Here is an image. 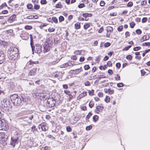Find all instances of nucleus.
Segmentation results:
<instances>
[{"label":"nucleus","instance_id":"nucleus-1","mask_svg":"<svg viewBox=\"0 0 150 150\" xmlns=\"http://www.w3.org/2000/svg\"><path fill=\"white\" fill-rule=\"evenodd\" d=\"M18 50L17 47H12L8 51V58L12 60H15L18 57Z\"/></svg>","mask_w":150,"mask_h":150},{"label":"nucleus","instance_id":"nucleus-2","mask_svg":"<svg viewBox=\"0 0 150 150\" xmlns=\"http://www.w3.org/2000/svg\"><path fill=\"white\" fill-rule=\"evenodd\" d=\"M52 42L50 38H48L45 41L44 45V52H47L50 51L51 46V43Z\"/></svg>","mask_w":150,"mask_h":150},{"label":"nucleus","instance_id":"nucleus-3","mask_svg":"<svg viewBox=\"0 0 150 150\" xmlns=\"http://www.w3.org/2000/svg\"><path fill=\"white\" fill-rule=\"evenodd\" d=\"M8 128V123L5 120H0V130L6 131Z\"/></svg>","mask_w":150,"mask_h":150},{"label":"nucleus","instance_id":"nucleus-4","mask_svg":"<svg viewBox=\"0 0 150 150\" xmlns=\"http://www.w3.org/2000/svg\"><path fill=\"white\" fill-rule=\"evenodd\" d=\"M56 101L55 100L52 98H49L47 101V103L48 106L50 107H53L55 105Z\"/></svg>","mask_w":150,"mask_h":150},{"label":"nucleus","instance_id":"nucleus-5","mask_svg":"<svg viewBox=\"0 0 150 150\" xmlns=\"http://www.w3.org/2000/svg\"><path fill=\"white\" fill-rule=\"evenodd\" d=\"M38 127L40 129L41 128L42 130L45 131L47 130L48 129V127L47 124L45 122L41 123L39 125Z\"/></svg>","mask_w":150,"mask_h":150},{"label":"nucleus","instance_id":"nucleus-6","mask_svg":"<svg viewBox=\"0 0 150 150\" xmlns=\"http://www.w3.org/2000/svg\"><path fill=\"white\" fill-rule=\"evenodd\" d=\"M106 30L107 31L106 37L107 38H109L111 33L113 31V28L110 26H108L106 27Z\"/></svg>","mask_w":150,"mask_h":150},{"label":"nucleus","instance_id":"nucleus-7","mask_svg":"<svg viewBox=\"0 0 150 150\" xmlns=\"http://www.w3.org/2000/svg\"><path fill=\"white\" fill-rule=\"evenodd\" d=\"M64 92L65 94L67 95V97H68V101H70L74 98V96L71 95V93L69 91L64 90Z\"/></svg>","mask_w":150,"mask_h":150},{"label":"nucleus","instance_id":"nucleus-8","mask_svg":"<svg viewBox=\"0 0 150 150\" xmlns=\"http://www.w3.org/2000/svg\"><path fill=\"white\" fill-rule=\"evenodd\" d=\"M37 71V68L33 67L30 69L28 73V76H31L34 75L36 73Z\"/></svg>","mask_w":150,"mask_h":150},{"label":"nucleus","instance_id":"nucleus-9","mask_svg":"<svg viewBox=\"0 0 150 150\" xmlns=\"http://www.w3.org/2000/svg\"><path fill=\"white\" fill-rule=\"evenodd\" d=\"M21 36L23 39L27 40L29 38V34L27 32L23 31Z\"/></svg>","mask_w":150,"mask_h":150},{"label":"nucleus","instance_id":"nucleus-10","mask_svg":"<svg viewBox=\"0 0 150 150\" xmlns=\"http://www.w3.org/2000/svg\"><path fill=\"white\" fill-rule=\"evenodd\" d=\"M82 16L84 18H85V21H87L89 20L88 18L92 17V14L91 13H82Z\"/></svg>","mask_w":150,"mask_h":150},{"label":"nucleus","instance_id":"nucleus-11","mask_svg":"<svg viewBox=\"0 0 150 150\" xmlns=\"http://www.w3.org/2000/svg\"><path fill=\"white\" fill-rule=\"evenodd\" d=\"M103 109V106L98 105L96 106L95 112L96 113L99 114L100 112H102Z\"/></svg>","mask_w":150,"mask_h":150},{"label":"nucleus","instance_id":"nucleus-12","mask_svg":"<svg viewBox=\"0 0 150 150\" xmlns=\"http://www.w3.org/2000/svg\"><path fill=\"white\" fill-rule=\"evenodd\" d=\"M5 59V55L3 51H0V64L2 63Z\"/></svg>","mask_w":150,"mask_h":150},{"label":"nucleus","instance_id":"nucleus-13","mask_svg":"<svg viewBox=\"0 0 150 150\" xmlns=\"http://www.w3.org/2000/svg\"><path fill=\"white\" fill-rule=\"evenodd\" d=\"M104 92L109 95H112L114 93V90L110 88H105L104 89Z\"/></svg>","mask_w":150,"mask_h":150},{"label":"nucleus","instance_id":"nucleus-14","mask_svg":"<svg viewBox=\"0 0 150 150\" xmlns=\"http://www.w3.org/2000/svg\"><path fill=\"white\" fill-rule=\"evenodd\" d=\"M18 139V137H11V144L13 147L15 146V144L17 142Z\"/></svg>","mask_w":150,"mask_h":150},{"label":"nucleus","instance_id":"nucleus-15","mask_svg":"<svg viewBox=\"0 0 150 150\" xmlns=\"http://www.w3.org/2000/svg\"><path fill=\"white\" fill-rule=\"evenodd\" d=\"M21 103V100L18 96L15 101H14L13 103L15 105L19 106Z\"/></svg>","mask_w":150,"mask_h":150},{"label":"nucleus","instance_id":"nucleus-16","mask_svg":"<svg viewBox=\"0 0 150 150\" xmlns=\"http://www.w3.org/2000/svg\"><path fill=\"white\" fill-rule=\"evenodd\" d=\"M42 47L40 45H36L35 48V52L37 53L40 54L41 52Z\"/></svg>","mask_w":150,"mask_h":150},{"label":"nucleus","instance_id":"nucleus-17","mask_svg":"<svg viewBox=\"0 0 150 150\" xmlns=\"http://www.w3.org/2000/svg\"><path fill=\"white\" fill-rule=\"evenodd\" d=\"M92 23L90 22H86L84 23L83 25V28L85 30H86L92 25Z\"/></svg>","mask_w":150,"mask_h":150},{"label":"nucleus","instance_id":"nucleus-18","mask_svg":"<svg viewBox=\"0 0 150 150\" xmlns=\"http://www.w3.org/2000/svg\"><path fill=\"white\" fill-rule=\"evenodd\" d=\"M18 96L17 95L14 94L11 95L10 96V98L11 101L13 103L14 101L16 100V99L18 97Z\"/></svg>","mask_w":150,"mask_h":150},{"label":"nucleus","instance_id":"nucleus-19","mask_svg":"<svg viewBox=\"0 0 150 150\" xmlns=\"http://www.w3.org/2000/svg\"><path fill=\"white\" fill-rule=\"evenodd\" d=\"M73 71V72L74 74H78L80 73V72H82L83 71V69L81 67H80L79 68H78L76 69L71 70Z\"/></svg>","mask_w":150,"mask_h":150},{"label":"nucleus","instance_id":"nucleus-20","mask_svg":"<svg viewBox=\"0 0 150 150\" xmlns=\"http://www.w3.org/2000/svg\"><path fill=\"white\" fill-rule=\"evenodd\" d=\"M16 16L15 14H13L8 19V21L10 23H11L15 20Z\"/></svg>","mask_w":150,"mask_h":150},{"label":"nucleus","instance_id":"nucleus-21","mask_svg":"<svg viewBox=\"0 0 150 150\" xmlns=\"http://www.w3.org/2000/svg\"><path fill=\"white\" fill-rule=\"evenodd\" d=\"M149 35H144L141 38L140 40L141 42H143L145 41L149 40Z\"/></svg>","mask_w":150,"mask_h":150},{"label":"nucleus","instance_id":"nucleus-22","mask_svg":"<svg viewBox=\"0 0 150 150\" xmlns=\"http://www.w3.org/2000/svg\"><path fill=\"white\" fill-rule=\"evenodd\" d=\"M39 17L37 15H29L26 17L28 19H38Z\"/></svg>","mask_w":150,"mask_h":150},{"label":"nucleus","instance_id":"nucleus-23","mask_svg":"<svg viewBox=\"0 0 150 150\" xmlns=\"http://www.w3.org/2000/svg\"><path fill=\"white\" fill-rule=\"evenodd\" d=\"M6 134L4 132H0V141L3 140L6 137Z\"/></svg>","mask_w":150,"mask_h":150},{"label":"nucleus","instance_id":"nucleus-24","mask_svg":"<svg viewBox=\"0 0 150 150\" xmlns=\"http://www.w3.org/2000/svg\"><path fill=\"white\" fill-rule=\"evenodd\" d=\"M74 28L76 29H79L81 28V23L79 22H76L74 24Z\"/></svg>","mask_w":150,"mask_h":150},{"label":"nucleus","instance_id":"nucleus-25","mask_svg":"<svg viewBox=\"0 0 150 150\" xmlns=\"http://www.w3.org/2000/svg\"><path fill=\"white\" fill-rule=\"evenodd\" d=\"M93 121L95 122H97L99 119V117L97 115H94L93 117Z\"/></svg>","mask_w":150,"mask_h":150},{"label":"nucleus","instance_id":"nucleus-26","mask_svg":"<svg viewBox=\"0 0 150 150\" xmlns=\"http://www.w3.org/2000/svg\"><path fill=\"white\" fill-rule=\"evenodd\" d=\"M63 7V6L61 2H59L56 4L55 6V7L56 8H61Z\"/></svg>","mask_w":150,"mask_h":150},{"label":"nucleus","instance_id":"nucleus-27","mask_svg":"<svg viewBox=\"0 0 150 150\" xmlns=\"http://www.w3.org/2000/svg\"><path fill=\"white\" fill-rule=\"evenodd\" d=\"M92 115V113L91 112H89L88 113V114L87 115V116L86 117V120L88 121H89V119Z\"/></svg>","mask_w":150,"mask_h":150},{"label":"nucleus","instance_id":"nucleus-28","mask_svg":"<svg viewBox=\"0 0 150 150\" xmlns=\"http://www.w3.org/2000/svg\"><path fill=\"white\" fill-rule=\"evenodd\" d=\"M110 96H106L104 99V100L106 103H108L110 102Z\"/></svg>","mask_w":150,"mask_h":150},{"label":"nucleus","instance_id":"nucleus-29","mask_svg":"<svg viewBox=\"0 0 150 150\" xmlns=\"http://www.w3.org/2000/svg\"><path fill=\"white\" fill-rule=\"evenodd\" d=\"M29 62V65H33V64H38L39 63V62L38 61H33L32 60H30Z\"/></svg>","mask_w":150,"mask_h":150},{"label":"nucleus","instance_id":"nucleus-30","mask_svg":"<svg viewBox=\"0 0 150 150\" xmlns=\"http://www.w3.org/2000/svg\"><path fill=\"white\" fill-rule=\"evenodd\" d=\"M31 131L33 133L37 132V129L36 128V126L35 125H33L32 127L31 128Z\"/></svg>","mask_w":150,"mask_h":150},{"label":"nucleus","instance_id":"nucleus-31","mask_svg":"<svg viewBox=\"0 0 150 150\" xmlns=\"http://www.w3.org/2000/svg\"><path fill=\"white\" fill-rule=\"evenodd\" d=\"M94 105V103L92 100H91L89 104V106L91 108H93Z\"/></svg>","mask_w":150,"mask_h":150},{"label":"nucleus","instance_id":"nucleus-32","mask_svg":"<svg viewBox=\"0 0 150 150\" xmlns=\"http://www.w3.org/2000/svg\"><path fill=\"white\" fill-rule=\"evenodd\" d=\"M81 50H76L74 52V53L76 55H81Z\"/></svg>","mask_w":150,"mask_h":150},{"label":"nucleus","instance_id":"nucleus-33","mask_svg":"<svg viewBox=\"0 0 150 150\" xmlns=\"http://www.w3.org/2000/svg\"><path fill=\"white\" fill-rule=\"evenodd\" d=\"M135 25V23L133 21L129 23L130 27L131 28H133Z\"/></svg>","mask_w":150,"mask_h":150},{"label":"nucleus","instance_id":"nucleus-34","mask_svg":"<svg viewBox=\"0 0 150 150\" xmlns=\"http://www.w3.org/2000/svg\"><path fill=\"white\" fill-rule=\"evenodd\" d=\"M123 29V25H121L119 26L117 28V30L119 32H120L122 31Z\"/></svg>","mask_w":150,"mask_h":150},{"label":"nucleus","instance_id":"nucleus-35","mask_svg":"<svg viewBox=\"0 0 150 150\" xmlns=\"http://www.w3.org/2000/svg\"><path fill=\"white\" fill-rule=\"evenodd\" d=\"M132 46V45H129L128 46L122 49V51H127L129 50V48H130Z\"/></svg>","mask_w":150,"mask_h":150},{"label":"nucleus","instance_id":"nucleus-36","mask_svg":"<svg viewBox=\"0 0 150 150\" xmlns=\"http://www.w3.org/2000/svg\"><path fill=\"white\" fill-rule=\"evenodd\" d=\"M5 7H8L6 3H3L0 6V10L3 8Z\"/></svg>","mask_w":150,"mask_h":150},{"label":"nucleus","instance_id":"nucleus-37","mask_svg":"<svg viewBox=\"0 0 150 150\" xmlns=\"http://www.w3.org/2000/svg\"><path fill=\"white\" fill-rule=\"evenodd\" d=\"M80 96L83 98L86 96L87 95V92L86 91H83L80 94Z\"/></svg>","mask_w":150,"mask_h":150},{"label":"nucleus","instance_id":"nucleus-38","mask_svg":"<svg viewBox=\"0 0 150 150\" xmlns=\"http://www.w3.org/2000/svg\"><path fill=\"white\" fill-rule=\"evenodd\" d=\"M24 28L26 30H30L32 29L33 27L31 25H26L25 26Z\"/></svg>","mask_w":150,"mask_h":150},{"label":"nucleus","instance_id":"nucleus-39","mask_svg":"<svg viewBox=\"0 0 150 150\" xmlns=\"http://www.w3.org/2000/svg\"><path fill=\"white\" fill-rule=\"evenodd\" d=\"M94 90L93 89H92L91 90H88V93L89 95L91 96H93L94 94Z\"/></svg>","mask_w":150,"mask_h":150},{"label":"nucleus","instance_id":"nucleus-40","mask_svg":"<svg viewBox=\"0 0 150 150\" xmlns=\"http://www.w3.org/2000/svg\"><path fill=\"white\" fill-rule=\"evenodd\" d=\"M141 49V47L140 46L136 47L133 48V50L134 51H138L140 50Z\"/></svg>","mask_w":150,"mask_h":150},{"label":"nucleus","instance_id":"nucleus-41","mask_svg":"<svg viewBox=\"0 0 150 150\" xmlns=\"http://www.w3.org/2000/svg\"><path fill=\"white\" fill-rule=\"evenodd\" d=\"M133 4L132 2H129L127 5V6L128 7H131L133 6Z\"/></svg>","mask_w":150,"mask_h":150},{"label":"nucleus","instance_id":"nucleus-42","mask_svg":"<svg viewBox=\"0 0 150 150\" xmlns=\"http://www.w3.org/2000/svg\"><path fill=\"white\" fill-rule=\"evenodd\" d=\"M107 65L108 67H112V63L110 61H109L107 63Z\"/></svg>","mask_w":150,"mask_h":150},{"label":"nucleus","instance_id":"nucleus-43","mask_svg":"<svg viewBox=\"0 0 150 150\" xmlns=\"http://www.w3.org/2000/svg\"><path fill=\"white\" fill-rule=\"evenodd\" d=\"M83 67L84 69L86 70H88L90 68V67L88 64H86L84 65L83 66Z\"/></svg>","mask_w":150,"mask_h":150},{"label":"nucleus","instance_id":"nucleus-44","mask_svg":"<svg viewBox=\"0 0 150 150\" xmlns=\"http://www.w3.org/2000/svg\"><path fill=\"white\" fill-rule=\"evenodd\" d=\"M59 21L60 22H61L64 21V18L62 16H60L59 18Z\"/></svg>","mask_w":150,"mask_h":150},{"label":"nucleus","instance_id":"nucleus-45","mask_svg":"<svg viewBox=\"0 0 150 150\" xmlns=\"http://www.w3.org/2000/svg\"><path fill=\"white\" fill-rule=\"evenodd\" d=\"M115 78L116 80L120 81V77L118 74H116L115 76Z\"/></svg>","mask_w":150,"mask_h":150},{"label":"nucleus","instance_id":"nucleus-46","mask_svg":"<svg viewBox=\"0 0 150 150\" xmlns=\"http://www.w3.org/2000/svg\"><path fill=\"white\" fill-rule=\"evenodd\" d=\"M27 8L28 9H33V6L31 4H28L27 6Z\"/></svg>","mask_w":150,"mask_h":150},{"label":"nucleus","instance_id":"nucleus-47","mask_svg":"<svg viewBox=\"0 0 150 150\" xmlns=\"http://www.w3.org/2000/svg\"><path fill=\"white\" fill-rule=\"evenodd\" d=\"M40 8V6L37 4H35L34 5V8L36 10H39Z\"/></svg>","mask_w":150,"mask_h":150},{"label":"nucleus","instance_id":"nucleus-48","mask_svg":"<svg viewBox=\"0 0 150 150\" xmlns=\"http://www.w3.org/2000/svg\"><path fill=\"white\" fill-rule=\"evenodd\" d=\"M71 59L72 60H76L77 59V57L76 55H73L71 56Z\"/></svg>","mask_w":150,"mask_h":150},{"label":"nucleus","instance_id":"nucleus-49","mask_svg":"<svg viewBox=\"0 0 150 150\" xmlns=\"http://www.w3.org/2000/svg\"><path fill=\"white\" fill-rule=\"evenodd\" d=\"M132 58V57L131 55H128L126 56V59L129 60H131Z\"/></svg>","mask_w":150,"mask_h":150},{"label":"nucleus","instance_id":"nucleus-50","mask_svg":"<svg viewBox=\"0 0 150 150\" xmlns=\"http://www.w3.org/2000/svg\"><path fill=\"white\" fill-rule=\"evenodd\" d=\"M111 45V43L109 42H107L104 44V46L105 47H108L110 46Z\"/></svg>","mask_w":150,"mask_h":150},{"label":"nucleus","instance_id":"nucleus-51","mask_svg":"<svg viewBox=\"0 0 150 150\" xmlns=\"http://www.w3.org/2000/svg\"><path fill=\"white\" fill-rule=\"evenodd\" d=\"M52 21L55 23H57L58 22V20L57 18L55 17H52Z\"/></svg>","mask_w":150,"mask_h":150},{"label":"nucleus","instance_id":"nucleus-52","mask_svg":"<svg viewBox=\"0 0 150 150\" xmlns=\"http://www.w3.org/2000/svg\"><path fill=\"white\" fill-rule=\"evenodd\" d=\"M68 66V64L67 63H64L60 66L61 68H66Z\"/></svg>","mask_w":150,"mask_h":150},{"label":"nucleus","instance_id":"nucleus-53","mask_svg":"<svg viewBox=\"0 0 150 150\" xmlns=\"http://www.w3.org/2000/svg\"><path fill=\"white\" fill-rule=\"evenodd\" d=\"M92 128V126L91 125H90L88 126H86V130L87 131H89Z\"/></svg>","mask_w":150,"mask_h":150},{"label":"nucleus","instance_id":"nucleus-54","mask_svg":"<svg viewBox=\"0 0 150 150\" xmlns=\"http://www.w3.org/2000/svg\"><path fill=\"white\" fill-rule=\"evenodd\" d=\"M40 3L42 5L46 4L47 3L46 0H41Z\"/></svg>","mask_w":150,"mask_h":150},{"label":"nucleus","instance_id":"nucleus-55","mask_svg":"<svg viewBox=\"0 0 150 150\" xmlns=\"http://www.w3.org/2000/svg\"><path fill=\"white\" fill-rule=\"evenodd\" d=\"M142 45L143 46H150V42H145L143 43L142 44Z\"/></svg>","mask_w":150,"mask_h":150},{"label":"nucleus","instance_id":"nucleus-56","mask_svg":"<svg viewBox=\"0 0 150 150\" xmlns=\"http://www.w3.org/2000/svg\"><path fill=\"white\" fill-rule=\"evenodd\" d=\"M85 6V4L83 3L80 4L78 6V7L79 8H82Z\"/></svg>","mask_w":150,"mask_h":150},{"label":"nucleus","instance_id":"nucleus-57","mask_svg":"<svg viewBox=\"0 0 150 150\" xmlns=\"http://www.w3.org/2000/svg\"><path fill=\"white\" fill-rule=\"evenodd\" d=\"M124 86V84L122 83H119L117 84V86L118 87H123Z\"/></svg>","mask_w":150,"mask_h":150},{"label":"nucleus","instance_id":"nucleus-58","mask_svg":"<svg viewBox=\"0 0 150 150\" xmlns=\"http://www.w3.org/2000/svg\"><path fill=\"white\" fill-rule=\"evenodd\" d=\"M48 31L50 32H54L55 31V29L53 28L50 27L48 29Z\"/></svg>","mask_w":150,"mask_h":150},{"label":"nucleus","instance_id":"nucleus-59","mask_svg":"<svg viewBox=\"0 0 150 150\" xmlns=\"http://www.w3.org/2000/svg\"><path fill=\"white\" fill-rule=\"evenodd\" d=\"M141 4L142 6H145L147 4V1L145 0L142 1L141 2Z\"/></svg>","mask_w":150,"mask_h":150},{"label":"nucleus","instance_id":"nucleus-60","mask_svg":"<svg viewBox=\"0 0 150 150\" xmlns=\"http://www.w3.org/2000/svg\"><path fill=\"white\" fill-rule=\"evenodd\" d=\"M104 30V29L103 27V26L101 27L98 30V32L99 33H101L103 32Z\"/></svg>","mask_w":150,"mask_h":150},{"label":"nucleus","instance_id":"nucleus-61","mask_svg":"<svg viewBox=\"0 0 150 150\" xmlns=\"http://www.w3.org/2000/svg\"><path fill=\"white\" fill-rule=\"evenodd\" d=\"M136 32L137 34L139 35L142 33V31L140 29H137L136 30Z\"/></svg>","mask_w":150,"mask_h":150},{"label":"nucleus","instance_id":"nucleus-62","mask_svg":"<svg viewBox=\"0 0 150 150\" xmlns=\"http://www.w3.org/2000/svg\"><path fill=\"white\" fill-rule=\"evenodd\" d=\"M85 60V58L84 57L81 56L80 58L79 61L80 62H83Z\"/></svg>","mask_w":150,"mask_h":150},{"label":"nucleus","instance_id":"nucleus-63","mask_svg":"<svg viewBox=\"0 0 150 150\" xmlns=\"http://www.w3.org/2000/svg\"><path fill=\"white\" fill-rule=\"evenodd\" d=\"M108 73L110 75H112L113 73V72L112 70L111 69H109L108 70Z\"/></svg>","mask_w":150,"mask_h":150},{"label":"nucleus","instance_id":"nucleus-64","mask_svg":"<svg viewBox=\"0 0 150 150\" xmlns=\"http://www.w3.org/2000/svg\"><path fill=\"white\" fill-rule=\"evenodd\" d=\"M49 147L47 146H45L44 147H42L41 150H49Z\"/></svg>","mask_w":150,"mask_h":150}]
</instances>
